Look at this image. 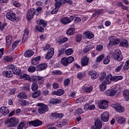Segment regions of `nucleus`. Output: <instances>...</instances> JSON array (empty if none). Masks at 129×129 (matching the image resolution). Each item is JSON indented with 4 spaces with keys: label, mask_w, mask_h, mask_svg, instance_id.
Returning <instances> with one entry per match:
<instances>
[{
    "label": "nucleus",
    "mask_w": 129,
    "mask_h": 129,
    "mask_svg": "<svg viewBox=\"0 0 129 129\" xmlns=\"http://www.w3.org/2000/svg\"><path fill=\"white\" fill-rule=\"evenodd\" d=\"M6 18L9 21L11 22H19L21 18L20 17H17V14L13 11H10L6 14Z\"/></svg>",
    "instance_id": "obj_1"
},
{
    "label": "nucleus",
    "mask_w": 129,
    "mask_h": 129,
    "mask_svg": "<svg viewBox=\"0 0 129 129\" xmlns=\"http://www.w3.org/2000/svg\"><path fill=\"white\" fill-rule=\"evenodd\" d=\"M37 80L39 85H42L45 81V78L42 76H36V78L33 77L30 78L29 81H30V82H32V84H34L37 83Z\"/></svg>",
    "instance_id": "obj_2"
},
{
    "label": "nucleus",
    "mask_w": 129,
    "mask_h": 129,
    "mask_svg": "<svg viewBox=\"0 0 129 129\" xmlns=\"http://www.w3.org/2000/svg\"><path fill=\"white\" fill-rule=\"evenodd\" d=\"M9 70H12L13 74L17 76L22 75V70L19 67H17L15 64H10L8 67Z\"/></svg>",
    "instance_id": "obj_3"
},
{
    "label": "nucleus",
    "mask_w": 129,
    "mask_h": 129,
    "mask_svg": "<svg viewBox=\"0 0 129 129\" xmlns=\"http://www.w3.org/2000/svg\"><path fill=\"white\" fill-rule=\"evenodd\" d=\"M18 123H19V119L15 117L8 119L7 121H5V124H9L8 127H9L17 126V125H18Z\"/></svg>",
    "instance_id": "obj_4"
},
{
    "label": "nucleus",
    "mask_w": 129,
    "mask_h": 129,
    "mask_svg": "<svg viewBox=\"0 0 129 129\" xmlns=\"http://www.w3.org/2000/svg\"><path fill=\"white\" fill-rule=\"evenodd\" d=\"M74 60V57L73 56H69L68 58L64 57L61 59V63L63 66H68V64L70 63H72Z\"/></svg>",
    "instance_id": "obj_5"
},
{
    "label": "nucleus",
    "mask_w": 129,
    "mask_h": 129,
    "mask_svg": "<svg viewBox=\"0 0 129 129\" xmlns=\"http://www.w3.org/2000/svg\"><path fill=\"white\" fill-rule=\"evenodd\" d=\"M113 57L115 60H116L118 62L121 61L123 57L121 55V51L119 49H116L113 54Z\"/></svg>",
    "instance_id": "obj_6"
},
{
    "label": "nucleus",
    "mask_w": 129,
    "mask_h": 129,
    "mask_svg": "<svg viewBox=\"0 0 129 129\" xmlns=\"http://www.w3.org/2000/svg\"><path fill=\"white\" fill-rule=\"evenodd\" d=\"M74 20V16H71L70 17H63L60 20V22L63 25H68V24H70V23H72Z\"/></svg>",
    "instance_id": "obj_7"
},
{
    "label": "nucleus",
    "mask_w": 129,
    "mask_h": 129,
    "mask_svg": "<svg viewBox=\"0 0 129 129\" xmlns=\"http://www.w3.org/2000/svg\"><path fill=\"white\" fill-rule=\"evenodd\" d=\"M36 14V10L34 9H31L29 10L26 14V18L28 21H31L33 18H34V16Z\"/></svg>",
    "instance_id": "obj_8"
},
{
    "label": "nucleus",
    "mask_w": 129,
    "mask_h": 129,
    "mask_svg": "<svg viewBox=\"0 0 129 129\" xmlns=\"http://www.w3.org/2000/svg\"><path fill=\"white\" fill-rule=\"evenodd\" d=\"M110 42L108 43V45H113V46H116L118 45L120 42V39L116 38L115 36H111Z\"/></svg>",
    "instance_id": "obj_9"
},
{
    "label": "nucleus",
    "mask_w": 129,
    "mask_h": 129,
    "mask_svg": "<svg viewBox=\"0 0 129 129\" xmlns=\"http://www.w3.org/2000/svg\"><path fill=\"white\" fill-rule=\"evenodd\" d=\"M112 106L113 107V108H115V111H117V112L122 113V112L124 111V108H123V107H122V105L119 103L113 104H112Z\"/></svg>",
    "instance_id": "obj_10"
},
{
    "label": "nucleus",
    "mask_w": 129,
    "mask_h": 129,
    "mask_svg": "<svg viewBox=\"0 0 129 129\" xmlns=\"http://www.w3.org/2000/svg\"><path fill=\"white\" fill-rule=\"evenodd\" d=\"M55 4H57L60 8L62 5H65V4H68L70 5L73 4L72 0H55Z\"/></svg>",
    "instance_id": "obj_11"
},
{
    "label": "nucleus",
    "mask_w": 129,
    "mask_h": 129,
    "mask_svg": "<svg viewBox=\"0 0 129 129\" xmlns=\"http://www.w3.org/2000/svg\"><path fill=\"white\" fill-rule=\"evenodd\" d=\"M98 106L101 109H105L108 107V102L106 100L100 101L98 102Z\"/></svg>",
    "instance_id": "obj_12"
},
{
    "label": "nucleus",
    "mask_w": 129,
    "mask_h": 129,
    "mask_svg": "<svg viewBox=\"0 0 129 129\" xmlns=\"http://www.w3.org/2000/svg\"><path fill=\"white\" fill-rule=\"evenodd\" d=\"M42 124L43 121L39 119L32 120L29 122V125H30V126H31V125H33V126L35 127L40 126V125H42Z\"/></svg>",
    "instance_id": "obj_13"
},
{
    "label": "nucleus",
    "mask_w": 129,
    "mask_h": 129,
    "mask_svg": "<svg viewBox=\"0 0 129 129\" xmlns=\"http://www.w3.org/2000/svg\"><path fill=\"white\" fill-rule=\"evenodd\" d=\"M101 119L104 122H107L109 120V113L107 111L103 112L101 114Z\"/></svg>",
    "instance_id": "obj_14"
},
{
    "label": "nucleus",
    "mask_w": 129,
    "mask_h": 129,
    "mask_svg": "<svg viewBox=\"0 0 129 129\" xmlns=\"http://www.w3.org/2000/svg\"><path fill=\"white\" fill-rule=\"evenodd\" d=\"M117 92V91L116 90V89L112 88L110 90L106 91L105 95H107V96H114Z\"/></svg>",
    "instance_id": "obj_15"
},
{
    "label": "nucleus",
    "mask_w": 129,
    "mask_h": 129,
    "mask_svg": "<svg viewBox=\"0 0 129 129\" xmlns=\"http://www.w3.org/2000/svg\"><path fill=\"white\" fill-rule=\"evenodd\" d=\"M88 63H89V57L85 56L81 59V64L82 67L88 66Z\"/></svg>",
    "instance_id": "obj_16"
},
{
    "label": "nucleus",
    "mask_w": 129,
    "mask_h": 129,
    "mask_svg": "<svg viewBox=\"0 0 129 129\" xmlns=\"http://www.w3.org/2000/svg\"><path fill=\"white\" fill-rule=\"evenodd\" d=\"M30 34V30L29 29L25 28L24 31V34L22 40V43H25L27 41V39L29 37V34Z\"/></svg>",
    "instance_id": "obj_17"
},
{
    "label": "nucleus",
    "mask_w": 129,
    "mask_h": 129,
    "mask_svg": "<svg viewBox=\"0 0 129 129\" xmlns=\"http://www.w3.org/2000/svg\"><path fill=\"white\" fill-rule=\"evenodd\" d=\"M47 67H48V64L45 62H42L36 66V70L37 71H43V70L46 69Z\"/></svg>",
    "instance_id": "obj_18"
},
{
    "label": "nucleus",
    "mask_w": 129,
    "mask_h": 129,
    "mask_svg": "<svg viewBox=\"0 0 129 129\" xmlns=\"http://www.w3.org/2000/svg\"><path fill=\"white\" fill-rule=\"evenodd\" d=\"M13 70H10L8 71H4L3 72V75L5 76V77H7V78H11V77H13Z\"/></svg>",
    "instance_id": "obj_19"
},
{
    "label": "nucleus",
    "mask_w": 129,
    "mask_h": 129,
    "mask_svg": "<svg viewBox=\"0 0 129 129\" xmlns=\"http://www.w3.org/2000/svg\"><path fill=\"white\" fill-rule=\"evenodd\" d=\"M36 23L37 25H39V26L42 25V27L43 28H46V27H47V25H48V22H47V21H44L43 19L37 20Z\"/></svg>",
    "instance_id": "obj_20"
},
{
    "label": "nucleus",
    "mask_w": 129,
    "mask_h": 129,
    "mask_svg": "<svg viewBox=\"0 0 129 129\" xmlns=\"http://www.w3.org/2000/svg\"><path fill=\"white\" fill-rule=\"evenodd\" d=\"M83 34L85 35L86 38L90 40L94 38V34L91 31H85L83 32Z\"/></svg>",
    "instance_id": "obj_21"
},
{
    "label": "nucleus",
    "mask_w": 129,
    "mask_h": 129,
    "mask_svg": "<svg viewBox=\"0 0 129 129\" xmlns=\"http://www.w3.org/2000/svg\"><path fill=\"white\" fill-rule=\"evenodd\" d=\"M49 103L53 105H55V104H59L61 103V99L59 98L56 99L55 98H52L49 100Z\"/></svg>",
    "instance_id": "obj_22"
},
{
    "label": "nucleus",
    "mask_w": 129,
    "mask_h": 129,
    "mask_svg": "<svg viewBox=\"0 0 129 129\" xmlns=\"http://www.w3.org/2000/svg\"><path fill=\"white\" fill-rule=\"evenodd\" d=\"M89 75H90L92 79L93 80H94V79H96V78L98 77L97 72L93 70H91L89 72Z\"/></svg>",
    "instance_id": "obj_23"
},
{
    "label": "nucleus",
    "mask_w": 129,
    "mask_h": 129,
    "mask_svg": "<svg viewBox=\"0 0 129 129\" xmlns=\"http://www.w3.org/2000/svg\"><path fill=\"white\" fill-rule=\"evenodd\" d=\"M0 112L3 114V115H7L10 113V110L6 107H1L0 108Z\"/></svg>",
    "instance_id": "obj_24"
},
{
    "label": "nucleus",
    "mask_w": 129,
    "mask_h": 129,
    "mask_svg": "<svg viewBox=\"0 0 129 129\" xmlns=\"http://www.w3.org/2000/svg\"><path fill=\"white\" fill-rule=\"evenodd\" d=\"M34 55V52L31 49H28L24 53V56L26 58H31Z\"/></svg>",
    "instance_id": "obj_25"
},
{
    "label": "nucleus",
    "mask_w": 129,
    "mask_h": 129,
    "mask_svg": "<svg viewBox=\"0 0 129 129\" xmlns=\"http://www.w3.org/2000/svg\"><path fill=\"white\" fill-rule=\"evenodd\" d=\"M46 111H48V106L47 105H44V106L38 108V112L40 114H42V113H45Z\"/></svg>",
    "instance_id": "obj_26"
},
{
    "label": "nucleus",
    "mask_w": 129,
    "mask_h": 129,
    "mask_svg": "<svg viewBox=\"0 0 129 129\" xmlns=\"http://www.w3.org/2000/svg\"><path fill=\"white\" fill-rule=\"evenodd\" d=\"M52 95H57V96H61L65 93V91L62 89H58L57 91H54L52 92Z\"/></svg>",
    "instance_id": "obj_27"
},
{
    "label": "nucleus",
    "mask_w": 129,
    "mask_h": 129,
    "mask_svg": "<svg viewBox=\"0 0 129 129\" xmlns=\"http://www.w3.org/2000/svg\"><path fill=\"white\" fill-rule=\"evenodd\" d=\"M111 81H112V75L110 74L107 75L106 77L104 82L106 83L107 84H109V83H111Z\"/></svg>",
    "instance_id": "obj_28"
},
{
    "label": "nucleus",
    "mask_w": 129,
    "mask_h": 129,
    "mask_svg": "<svg viewBox=\"0 0 129 129\" xmlns=\"http://www.w3.org/2000/svg\"><path fill=\"white\" fill-rule=\"evenodd\" d=\"M94 125L98 129H101L102 127V121L100 120L96 119L95 120Z\"/></svg>",
    "instance_id": "obj_29"
},
{
    "label": "nucleus",
    "mask_w": 129,
    "mask_h": 129,
    "mask_svg": "<svg viewBox=\"0 0 129 129\" xmlns=\"http://www.w3.org/2000/svg\"><path fill=\"white\" fill-rule=\"evenodd\" d=\"M128 41L126 39H125L124 41H121L119 44V46L122 48H128Z\"/></svg>",
    "instance_id": "obj_30"
},
{
    "label": "nucleus",
    "mask_w": 129,
    "mask_h": 129,
    "mask_svg": "<svg viewBox=\"0 0 129 129\" xmlns=\"http://www.w3.org/2000/svg\"><path fill=\"white\" fill-rule=\"evenodd\" d=\"M13 42V37L12 36L8 35L6 37V46L9 47V46H11L12 42Z\"/></svg>",
    "instance_id": "obj_31"
},
{
    "label": "nucleus",
    "mask_w": 129,
    "mask_h": 129,
    "mask_svg": "<svg viewBox=\"0 0 129 129\" xmlns=\"http://www.w3.org/2000/svg\"><path fill=\"white\" fill-rule=\"evenodd\" d=\"M21 41L20 40H17L15 41L12 45V48L11 49H9V51H11V52H13L19 46V43H20Z\"/></svg>",
    "instance_id": "obj_32"
},
{
    "label": "nucleus",
    "mask_w": 129,
    "mask_h": 129,
    "mask_svg": "<svg viewBox=\"0 0 129 129\" xmlns=\"http://www.w3.org/2000/svg\"><path fill=\"white\" fill-rule=\"evenodd\" d=\"M117 122L118 123H120V124H122V123H124L125 121H126V119L122 116H119L116 118Z\"/></svg>",
    "instance_id": "obj_33"
},
{
    "label": "nucleus",
    "mask_w": 129,
    "mask_h": 129,
    "mask_svg": "<svg viewBox=\"0 0 129 129\" xmlns=\"http://www.w3.org/2000/svg\"><path fill=\"white\" fill-rule=\"evenodd\" d=\"M17 97L19 98V99H27V95L25 92H22L18 94Z\"/></svg>",
    "instance_id": "obj_34"
},
{
    "label": "nucleus",
    "mask_w": 129,
    "mask_h": 129,
    "mask_svg": "<svg viewBox=\"0 0 129 129\" xmlns=\"http://www.w3.org/2000/svg\"><path fill=\"white\" fill-rule=\"evenodd\" d=\"M54 7L55 9H53V10L51 12V15H55V14H57L58 11H59V10L61 8L58 5L56 4V3L55 4Z\"/></svg>",
    "instance_id": "obj_35"
},
{
    "label": "nucleus",
    "mask_w": 129,
    "mask_h": 129,
    "mask_svg": "<svg viewBox=\"0 0 129 129\" xmlns=\"http://www.w3.org/2000/svg\"><path fill=\"white\" fill-rule=\"evenodd\" d=\"M122 79H123V77H122L121 76H112L113 82H117V81H119V80H122Z\"/></svg>",
    "instance_id": "obj_36"
},
{
    "label": "nucleus",
    "mask_w": 129,
    "mask_h": 129,
    "mask_svg": "<svg viewBox=\"0 0 129 129\" xmlns=\"http://www.w3.org/2000/svg\"><path fill=\"white\" fill-rule=\"evenodd\" d=\"M68 41V38L67 37H64L58 40L57 41V43L58 44V45H62V44L66 43V42H67Z\"/></svg>",
    "instance_id": "obj_37"
},
{
    "label": "nucleus",
    "mask_w": 129,
    "mask_h": 129,
    "mask_svg": "<svg viewBox=\"0 0 129 129\" xmlns=\"http://www.w3.org/2000/svg\"><path fill=\"white\" fill-rule=\"evenodd\" d=\"M75 33V28H70L68 29L67 31V35L69 36H71Z\"/></svg>",
    "instance_id": "obj_38"
},
{
    "label": "nucleus",
    "mask_w": 129,
    "mask_h": 129,
    "mask_svg": "<svg viewBox=\"0 0 129 129\" xmlns=\"http://www.w3.org/2000/svg\"><path fill=\"white\" fill-rule=\"evenodd\" d=\"M107 84L105 82H102L101 84L99 85V88L101 91H104L105 90Z\"/></svg>",
    "instance_id": "obj_39"
},
{
    "label": "nucleus",
    "mask_w": 129,
    "mask_h": 129,
    "mask_svg": "<svg viewBox=\"0 0 129 129\" xmlns=\"http://www.w3.org/2000/svg\"><path fill=\"white\" fill-rule=\"evenodd\" d=\"M105 77H106V73L104 72H101L99 77V81H103Z\"/></svg>",
    "instance_id": "obj_40"
},
{
    "label": "nucleus",
    "mask_w": 129,
    "mask_h": 129,
    "mask_svg": "<svg viewBox=\"0 0 129 129\" xmlns=\"http://www.w3.org/2000/svg\"><path fill=\"white\" fill-rule=\"evenodd\" d=\"M52 75H62L63 74V72L60 70H53L51 72Z\"/></svg>",
    "instance_id": "obj_41"
},
{
    "label": "nucleus",
    "mask_w": 129,
    "mask_h": 129,
    "mask_svg": "<svg viewBox=\"0 0 129 129\" xmlns=\"http://www.w3.org/2000/svg\"><path fill=\"white\" fill-rule=\"evenodd\" d=\"M104 59V54H101L96 57V62L99 63Z\"/></svg>",
    "instance_id": "obj_42"
},
{
    "label": "nucleus",
    "mask_w": 129,
    "mask_h": 129,
    "mask_svg": "<svg viewBox=\"0 0 129 129\" xmlns=\"http://www.w3.org/2000/svg\"><path fill=\"white\" fill-rule=\"evenodd\" d=\"M104 58V59L103 60V64H104V65H107V64H108L109 62H110V56L107 55Z\"/></svg>",
    "instance_id": "obj_43"
},
{
    "label": "nucleus",
    "mask_w": 129,
    "mask_h": 129,
    "mask_svg": "<svg viewBox=\"0 0 129 129\" xmlns=\"http://www.w3.org/2000/svg\"><path fill=\"white\" fill-rule=\"evenodd\" d=\"M93 89L92 86H89V87H85L84 88V92H87V93H89V92H91Z\"/></svg>",
    "instance_id": "obj_44"
},
{
    "label": "nucleus",
    "mask_w": 129,
    "mask_h": 129,
    "mask_svg": "<svg viewBox=\"0 0 129 129\" xmlns=\"http://www.w3.org/2000/svg\"><path fill=\"white\" fill-rule=\"evenodd\" d=\"M123 96L125 99H128L129 98V91L128 90H125L122 92Z\"/></svg>",
    "instance_id": "obj_45"
},
{
    "label": "nucleus",
    "mask_w": 129,
    "mask_h": 129,
    "mask_svg": "<svg viewBox=\"0 0 129 129\" xmlns=\"http://www.w3.org/2000/svg\"><path fill=\"white\" fill-rule=\"evenodd\" d=\"M4 60L5 62H12L13 61V56L7 55L4 57Z\"/></svg>",
    "instance_id": "obj_46"
},
{
    "label": "nucleus",
    "mask_w": 129,
    "mask_h": 129,
    "mask_svg": "<svg viewBox=\"0 0 129 129\" xmlns=\"http://www.w3.org/2000/svg\"><path fill=\"white\" fill-rule=\"evenodd\" d=\"M81 40H82V35L80 34H76L75 36V41H76V42H81Z\"/></svg>",
    "instance_id": "obj_47"
},
{
    "label": "nucleus",
    "mask_w": 129,
    "mask_h": 129,
    "mask_svg": "<svg viewBox=\"0 0 129 129\" xmlns=\"http://www.w3.org/2000/svg\"><path fill=\"white\" fill-rule=\"evenodd\" d=\"M122 67H123V62H121L120 64L115 68V72H117V73L120 72V70H121Z\"/></svg>",
    "instance_id": "obj_48"
},
{
    "label": "nucleus",
    "mask_w": 129,
    "mask_h": 129,
    "mask_svg": "<svg viewBox=\"0 0 129 129\" xmlns=\"http://www.w3.org/2000/svg\"><path fill=\"white\" fill-rule=\"evenodd\" d=\"M41 95V91L40 90H37L36 92H34L32 94L33 98H37V97H39Z\"/></svg>",
    "instance_id": "obj_49"
},
{
    "label": "nucleus",
    "mask_w": 129,
    "mask_h": 129,
    "mask_svg": "<svg viewBox=\"0 0 129 129\" xmlns=\"http://www.w3.org/2000/svg\"><path fill=\"white\" fill-rule=\"evenodd\" d=\"M66 52V49L64 47L61 48L60 49L58 50V54L57 57H60L62 54H64Z\"/></svg>",
    "instance_id": "obj_50"
},
{
    "label": "nucleus",
    "mask_w": 129,
    "mask_h": 129,
    "mask_svg": "<svg viewBox=\"0 0 129 129\" xmlns=\"http://www.w3.org/2000/svg\"><path fill=\"white\" fill-rule=\"evenodd\" d=\"M7 26H8L7 22L2 24V22L0 21V30L1 31H4V29H5V27H7Z\"/></svg>",
    "instance_id": "obj_51"
},
{
    "label": "nucleus",
    "mask_w": 129,
    "mask_h": 129,
    "mask_svg": "<svg viewBox=\"0 0 129 129\" xmlns=\"http://www.w3.org/2000/svg\"><path fill=\"white\" fill-rule=\"evenodd\" d=\"M38 84H32L31 86V89L32 91H36V90H38Z\"/></svg>",
    "instance_id": "obj_52"
},
{
    "label": "nucleus",
    "mask_w": 129,
    "mask_h": 129,
    "mask_svg": "<svg viewBox=\"0 0 129 129\" xmlns=\"http://www.w3.org/2000/svg\"><path fill=\"white\" fill-rule=\"evenodd\" d=\"M65 54L69 56L70 55H72L73 54V49L72 48H69L65 51Z\"/></svg>",
    "instance_id": "obj_53"
},
{
    "label": "nucleus",
    "mask_w": 129,
    "mask_h": 129,
    "mask_svg": "<svg viewBox=\"0 0 129 129\" xmlns=\"http://www.w3.org/2000/svg\"><path fill=\"white\" fill-rule=\"evenodd\" d=\"M25 122L22 121L18 125L17 129H24V126H25Z\"/></svg>",
    "instance_id": "obj_54"
},
{
    "label": "nucleus",
    "mask_w": 129,
    "mask_h": 129,
    "mask_svg": "<svg viewBox=\"0 0 129 129\" xmlns=\"http://www.w3.org/2000/svg\"><path fill=\"white\" fill-rule=\"evenodd\" d=\"M35 28L39 33H43V32H44V27H42L39 26H36Z\"/></svg>",
    "instance_id": "obj_55"
},
{
    "label": "nucleus",
    "mask_w": 129,
    "mask_h": 129,
    "mask_svg": "<svg viewBox=\"0 0 129 129\" xmlns=\"http://www.w3.org/2000/svg\"><path fill=\"white\" fill-rule=\"evenodd\" d=\"M50 47H51V45H50L49 44H47L45 46L42 48V50L46 52V51H48L49 49H50Z\"/></svg>",
    "instance_id": "obj_56"
},
{
    "label": "nucleus",
    "mask_w": 129,
    "mask_h": 129,
    "mask_svg": "<svg viewBox=\"0 0 129 129\" xmlns=\"http://www.w3.org/2000/svg\"><path fill=\"white\" fill-rule=\"evenodd\" d=\"M103 49V45H102L101 44H99V45H97L96 50L98 52H100V51H102Z\"/></svg>",
    "instance_id": "obj_57"
},
{
    "label": "nucleus",
    "mask_w": 129,
    "mask_h": 129,
    "mask_svg": "<svg viewBox=\"0 0 129 129\" xmlns=\"http://www.w3.org/2000/svg\"><path fill=\"white\" fill-rule=\"evenodd\" d=\"M28 72H30V73L35 72L36 71V68H35L33 66H30L29 68H28Z\"/></svg>",
    "instance_id": "obj_58"
},
{
    "label": "nucleus",
    "mask_w": 129,
    "mask_h": 129,
    "mask_svg": "<svg viewBox=\"0 0 129 129\" xmlns=\"http://www.w3.org/2000/svg\"><path fill=\"white\" fill-rule=\"evenodd\" d=\"M70 83V79H64L63 81L64 86H68Z\"/></svg>",
    "instance_id": "obj_59"
},
{
    "label": "nucleus",
    "mask_w": 129,
    "mask_h": 129,
    "mask_svg": "<svg viewBox=\"0 0 129 129\" xmlns=\"http://www.w3.org/2000/svg\"><path fill=\"white\" fill-rule=\"evenodd\" d=\"M76 113L77 114L80 115V114H82V113H84V111H83V109H82V108H80L76 110Z\"/></svg>",
    "instance_id": "obj_60"
},
{
    "label": "nucleus",
    "mask_w": 129,
    "mask_h": 129,
    "mask_svg": "<svg viewBox=\"0 0 129 129\" xmlns=\"http://www.w3.org/2000/svg\"><path fill=\"white\" fill-rule=\"evenodd\" d=\"M123 69L125 71L129 69V59L126 61L125 64L123 67Z\"/></svg>",
    "instance_id": "obj_61"
},
{
    "label": "nucleus",
    "mask_w": 129,
    "mask_h": 129,
    "mask_svg": "<svg viewBox=\"0 0 129 129\" xmlns=\"http://www.w3.org/2000/svg\"><path fill=\"white\" fill-rule=\"evenodd\" d=\"M47 53L50 55H52V56H54V49L53 48H51L48 50Z\"/></svg>",
    "instance_id": "obj_62"
},
{
    "label": "nucleus",
    "mask_w": 129,
    "mask_h": 129,
    "mask_svg": "<svg viewBox=\"0 0 129 129\" xmlns=\"http://www.w3.org/2000/svg\"><path fill=\"white\" fill-rule=\"evenodd\" d=\"M52 54H50V53H48L47 52L45 56V58L46 59V60H49V59H51V58H52Z\"/></svg>",
    "instance_id": "obj_63"
},
{
    "label": "nucleus",
    "mask_w": 129,
    "mask_h": 129,
    "mask_svg": "<svg viewBox=\"0 0 129 129\" xmlns=\"http://www.w3.org/2000/svg\"><path fill=\"white\" fill-rule=\"evenodd\" d=\"M95 109V105L92 104L89 106V110H94Z\"/></svg>",
    "instance_id": "obj_64"
}]
</instances>
